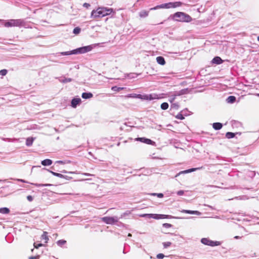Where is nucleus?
Here are the masks:
<instances>
[{
    "label": "nucleus",
    "instance_id": "79ce46f5",
    "mask_svg": "<svg viewBox=\"0 0 259 259\" xmlns=\"http://www.w3.org/2000/svg\"><path fill=\"white\" fill-rule=\"evenodd\" d=\"M176 95H174V96H172V97L170 99H169V102H170V103H172V102H174V100H175V99H176Z\"/></svg>",
    "mask_w": 259,
    "mask_h": 259
},
{
    "label": "nucleus",
    "instance_id": "1a4fd4ad",
    "mask_svg": "<svg viewBox=\"0 0 259 259\" xmlns=\"http://www.w3.org/2000/svg\"><path fill=\"white\" fill-rule=\"evenodd\" d=\"M182 213L192 214H196L199 215L201 214V212L197 210H186L183 209L181 211Z\"/></svg>",
    "mask_w": 259,
    "mask_h": 259
},
{
    "label": "nucleus",
    "instance_id": "20e7f679",
    "mask_svg": "<svg viewBox=\"0 0 259 259\" xmlns=\"http://www.w3.org/2000/svg\"><path fill=\"white\" fill-rule=\"evenodd\" d=\"M23 22L21 19H11L6 22L4 25L6 27H19L22 25Z\"/></svg>",
    "mask_w": 259,
    "mask_h": 259
},
{
    "label": "nucleus",
    "instance_id": "37998d69",
    "mask_svg": "<svg viewBox=\"0 0 259 259\" xmlns=\"http://www.w3.org/2000/svg\"><path fill=\"white\" fill-rule=\"evenodd\" d=\"M39 257V255L34 256H30L29 257V259H38Z\"/></svg>",
    "mask_w": 259,
    "mask_h": 259
},
{
    "label": "nucleus",
    "instance_id": "c9c22d12",
    "mask_svg": "<svg viewBox=\"0 0 259 259\" xmlns=\"http://www.w3.org/2000/svg\"><path fill=\"white\" fill-rule=\"evenodd\" d=\"M153 195H157L159 198H162L163 197V194L162 193H153Z\"/></svg>",
    "mask_w": 259,
    "mask_h": 259
},
{
    "label": "nucleus",
    "instance_id": "3c124183",
    "mask_svg": "<svg viewBox=\"0 0 259 259\" xmlns=\"http://www.w3.org/2000/svg\"><path fill=\"white\" fill-rule=\"evenodd\" d=\"M257 96H258V97H259V94H257Z\"/></svg>",
    "mask_w": 259,
    "mask_h": 259
},
{
    "label": "nucleus",
    "instance_id": "dca6fc26",
    "mask_svg": "<svg viewBox=\"0 0 259 259\" xmlns=\"http://www.w3.org/2000/svg\"><path fill=\"white\" fill-rule=\"evenodd\" d=\"M52 163V161L49 159H46L41 161L42 165L44 166H49L51 165Z\"/></svg>",
    "mask_w": 259,
    "mask_h": 259
},
{
    "label": "nucleus",
    "instance_id": "4468645a",
    "mask_svg": "<svg viewBox=\"0 0 259 259\" xmlns=\"http://www.w3.org/2000/svg\"><path fill=\"white\" fill-rule=\"evenodd\" d=\"M213 63L220 64L223 63L222 59L219 57H215L212 60Z\"/></svg>",
    "mask_w": 259,
    "mask_h": 259
},
{
    "label": "nucleus",
    "instance_id": "cd10ccee",
    "mask_svg": "<svg viewBox=\"0 0 259 259\" xmlns=\"http://www.w3.org/2000/svg\"><path fill=\"white\" fill-rule=\"evenodd\" d=\"M50 171V172H51L55 176H56V177H59V178H61L64 177L63 175L61 174L57 173V172H54V171Z\"/></svg>",
    "mask_w": 259,
    "mask_h": 259
},
{
    "label": "nucleus",
    "instance_id": "58836bf2",
    "mask_svg": "<svg viewBox=\"0 0 259 259\" xmlns=\"http://www.w3.org/2000/svg\"><path fill=\"white\" fill-rule=\"evenodd\" d=\"M27 199L29 201L31 202L33 200V197L31 195H28L27 196Z\"/></svg>",
    "mask_w": 259,
    "mask_h": 259
},
{
    "label": "nucleus",
    "instance_id": "423d86ee",
    "mask_svg": "<svg viewBox=\"0 0 259 259\" xmlns=\"http://www.w3.org/2000/svg\"><path fill=\"white\" fill-rule=\"evenodd\" d=\"M201 242L203 244L209 245L210 246H218L220 245L221 244L219 241H213L206 238H203L201 239Z\"/></svg>",
    "mask_w": 259,
    "mask_h": 259
},
{
    "label": "nucleus",
    "instance_id": "0eeeda50",
    "mask_svg": "<svg viewBox=\"0 0 259 259\" xmlns=\"http://www.w3.org/2000/svg\"><path fill=\"white\" fill-rule=\"evenodd\" d=\"M128 97H133V98H138L144 100H151L154 99V98L152 97V95H142L141 94H134V95H130L127 96Z\"/></svg>",
    "mask_w": 259,
    "mask_h": 259
},
{
    "label": "nucleus",
    "instance_id": "9d476101",
    "mask_svg": "<svg viewBox=\"0 0 259 259\" xmlns=\"http://www.w3.org/2000/svg\"><path fill=\"white\" fill-rule=\"evenodd\" d=\"M141 216L143 217L148 216L149 218H152L155 219H159L162 218V216H163V215H158L156 214H144Z\"/></svg>",
    "mask_w": 259,
    "mask_h": 259
},
{
    "label": "nucleus",
    "instance_id": "6e6552de",
    "mask_svg": "<svg viewBox=\"0 0 259 259\" xmlns=\"http://www.w3.org/2000/svg\"><path fill=\"white\" fill-rule=\"evenodd\" d=\"M102 220L106 224H111L117 222V220L113 217H103Z\"/></svg>",
    "mask_w": 259,
    "mask_h": 259
},
{
    "label": "nucleus",
    "instance_id": "7c9ffc66",
    "mask_svg": "<svg viewBox=\"0 0 259 259\" xmlns=\"http://www.w3.org/2000/svg\"><path fill=\"white\" fill-rule=\"evenodd\" d=\"M8 72L7 70L6 69H2L0 70V75L5 76L7 74Z\"/></svg>",
    "mask_w": 259,
    "mask_h": 259
},
{
    "label": "nucleus",
    "instance_id": "4c0bfd02",
    "mask_svg": "<svg viewBox=\"0 0 259 259\" xmlns=\"http://www.w3.org/2000/svg\"><path fill=\"white\" fill-rule=\"evenodd\" d=\"M163 227H164L165 228H170L172 226V225L171 224H168V223L163 224Z\"/></svg>",
    "mask_w": 259,
    "mask_h": 259
},
{
    "label": "nucleus",
    "instance_id": "aec40b11",
    "mask_svg": "<svg viewBox=\"0 0 259 259\" xmlns=\"http://www.w3.org/2000/svg\"><path fill=\"white\" fill-rule=\"evenodd\" d=\"M47 234L48 233L47 232H44L43 234L41 236V239L45 240V243H47L49 240V237Z\"/></svg>",
    "mask_w": 259,
    "mask_h": 259
},
{
    "label": "nucleus",
    "instance_id": "72a5a7b5",
    "mask_svg": "<svg viewBox=\"0 0 259 259\" xmlns=\"http://www.w3.org/2000/svg\"><path fill=\"white\" fill-rule=\"evenodd\" d=\"M171 243L170 242H166L163 243V245L164 248H167L170 246Z\"/></svg>",
    "mask_w": 259,
    "mask_h": 259
},
{
    "label": "nucleus",
    "instance_id": "de8ad7c7",
    "mask_svg": "<svg viewBox=\"0 0 259 259\" xmlns=\"http://www.w3.org/2000/svg\"><path fill=\"white\" fill-rule=\"evenodd\" d=\"M57 162L60 163H63V162L62 161H58Z\"/></svg>",
    "mask_w": 259,
    "mask_h": 259
},
{
    "label": "nucleus",
    "instance_id": "4be33fe9",
    "mask_svg": "<svg viewBox=\"0 0 259 259\" xmlns=\"http://www.w3.org/2000/svg\"><path fill=\"white\" fill-rule=\"evenodd\" d=\"M148 15H149V12L145 11V10H143V11H141L139 13V16L141 17H146L148 16Z\"/></svg>",
    "mask_w": 259,
    "mask_h": 259
},
{
    "label": "nucleus",
    "instance_id": "a18cd8bd",
    "mask_svg": "<svg viewBox=\"0 0 259 259\" xmlns=\"http://www.w3.org/2000/svg\"><path fill=\"white\" fill-rule=\"evenodd\" d=\"M58 193L60 194H67V193H66L65 191H60L58 192Z\"/></svg>",
    "mask_w": 259,
    "mask_h": 259
},
{
    "label": "nucleus",
    "instance_id": "2f4dec72",
    "mask_svg": "<svg viewBox=\"0 0 259 259\" xmlns=\"http://www.w3.org/2000/svg\"><path fill=\"white\" fill-rule=\"evenodd\" d=\"M162 7H163L162 4H161L160 5H158L155 7L152 8L150 10H156L158 9H163Z\"/></svg>",
    "mask_w": 259,
    "mask_h": 259
},
{
    "label": "nucleus",
    "instance_id": "5701e85b",
    "mask_svg": "<svg viewBox=\"0 0 259 259\" xmlns=\"http://www.w3.org/2000/svg\"><path fill=\"white\" fill-rule=\"evenodd\" d=\"M236 101V97L233 96H229L227 99V101L228 103H233Z\"/></svg>",
    "mask_w": 259,
    "mask_h": 259
},
{
    "label": "nucleus",
    "instance_id": "c03bdc74",
    "mask_svg": "<svg viewBox=\"0 0 259 259\" xmlns=\"http://www.w3.org/2000/svg\"><path fill=\"white\" fill-rule=\"evenodd\" d=\"M177 194H178V195H183V194H184V191H182V190L179 191L177 192Z\"/></svg>",
    "mask_w": 259,
    "mask_h": 259
},
{
    "label": "nucleus",
    "instance_id": "7ed1b4c3",
    "mask_svg": "<svg viewBox=\"0 0 259 259\" xmlns=\"http://www.w3.org/2000/svg\"><path fill=\"white\" fill-rule=\"evenodd\" d=\"M90 50L91 48L88 46L80 48L71 51L61 52V54L62 55H70L71 54H75L77 53H84L90 51Z\"/></svg>",
    "mask_w": 259,
    "mask_h": 259
},
{
    "label": "nucleus",
    "instance_id": "393cba45",
    "mask_svg": "<svg viewBox=\"0 0 259 259\" xmlns=\"http://www.w3.org/2000/svg\"><path fill=\"white\" fill-rule=\"evenodd\" d=\"M161 108L162 109V110H166L168 109V107H169V105H168V104L166 102H164V103H162L161 104Z\"/></svg>",
    "mask_w": 259,
    "mask_h": 259
},
{
    "label": "nucleus",
    "instance_id": "09e8293b",
    "mask_svg": "<svg viewBox=\"0 0 259 259\" xmlns=\"http://www.w3.org/2000/svg\"><path fill=\"white\" fill-rule=\"evenodd\" d=\"M128 236L131 237L132 236V234L131 233H128Z\"/></svg>",
    "mask_w": 259,
    "mask_h": 259
},
{
    "label": "nucleus",
    "instance_id": "a878e982",
    "mask_svg": "<svg viewBox=\"0 0 259 259\" xmlns=\"http://www.w3.org/2000/svg\"><path fill=\"white\" fill-rule=\"evenodd\" d=\"M226 137L228 139L233 138L235 137V134L231 132H227L226 134Z\"/></svg>",
    "mask_w": 259,
    "mask_h": 259
},
{
    "label": "nucleus",
    "instance_id": "473e14b6",
    "mask_svg": "<svg viewBox=\"0 0 259 259\" xmlns=\"http://www.w3.org/2000/svg\"><path fill=\"white\" fill-rule=\"evenodd\" d=\"M176 118L179 119L183 120L184 119V116L181 113H179L176 116Z\"/></svg>",
    "mask_w": 259,
    "mask_h": 259
},
{
    "label": "nucleus",
    "instance_id": "8fccbe9b",
    "mask_svg": "<svg viewBox=\"0 0 259 259\" xmlns=\"http://www.w3.org/2000/svg\"><path fill=\"white\" fill-rule=\"evenodd\" d=\"M257 40L259 41V36L257 37Z\"/></svg>",
    "mask_w": 259,
    "mask_h": 259
},
{
    "label": "nucleus",
    "instance_id": "f03ea898",
    "mask_svg": "<svg viewBox=\"0 0 259 259\" xmlns=\"http://www.w3.org/2000/svg\"><path fill=\"white\" fill-rule=\"evenodd\" d=\"M174 19L179 22H190L192 21V17L188 14L184 12H178L173 15Z\"/></svg>",
    "mask_w": 259,
    "mask_h": 259
},
{
    "label": "nucleus",
    "instance_id": "6ab92c4d",
    "mask_svg": "<svg viewBox=\"0 0 259 259\" xmlns=\"http://www.w3.org/2000/svg\"><path fill=\"white\" fill-rule=\"evenodd\" d=\"M34 139L32 137L28 138L26 141V145L27 146H30L32 145Z\"/></svg>",
    "mask_w": 259,
    "mask_h": 259
},
{
    "label": "nucleus",
    "instance_id": "f704fd0d",
    "mask_svg": "<svg viewBox=\"0 0 259 259\" xmlns=\"http://www.w3.org/2000/svg\"><path fill=\"white\" fill-rule=\"evenodd\" d=\"M164 257V255L162 253H159L157 255V258L158 259H162Z\"/></svg>",
    "mask_w": 259,
    "mask_h": 259
},
{
    "label": "nucleus",
    "instance_id": "39448f33",
    "mask_svg": "<svg viewBox=\"0 0 259 259\" xmlns=\"http://www.w3.org/2000/svg\"><path fill=\"white\" fill-rule=\"evenodd\" d=\"M183 5L181 2H169L162 4L163 9H171L180 7Z\"/></svg>",
    "mask_w": 259,
    "mask_h": 259
},
{
    "label": "nucleus",
    "instance_id": "412c9836",
    "mask_svg": "<svg viewBox=\"0 0 259 259\" xmlns=\"http://www.w3.org/2000/svg\"><path fill=\"white\" fill-rule=\"evenodd\" d=\"M124 89L125 88L123 87H117L116 86H114L111 88V90L115 92H119Z\"/></svg>",
    "mask_w": 259,
    "mask_h": 259
},
{
    "label": "nucleus",
    "instance_id": "ddd939ff",
    "mask_svg": "<svg viewBox=\"0 0 259 259\" xmlns=\"http://www.w3.org/2000/svg\"><path fill=\"white\" fill-rule=\"evenodd\" d=\"M157 62L161 65H164L165 64V61L163 57L158 56L156 58Z\"/></svg>",
    "mask_w": 259,
    "mask_h": 259
},
{
    "label": "nucleus",
    "instance_id": "c85d7f7f",
    "mask_svg": "<svg viewBox=\"0 0 259 259\" xmlns=\"http://www.w3.org/2000/svg\"><path fill=\"white\" fill-rule=\"evenodd\" d=\"M66 243V241L64 240H60L57 241V243L58 245L62 246Z\"/></svg>",
    "mask_w": 259,
    "mask_h": 259
},
{
    "label": "nucleus",
    "instance_id": "f3484780",
    "mask_svg": "<svg viewBox=\"0 0 259 259\" xmlns=\"http://www.w3.org/2000/svg\"><path fill=\"white\" fill-rule=\"evenodd\" d=\"M222 124L220 122L214 123L212 125L213 128L215 130H219L222 127Z\"/></svg>",
    "mask_w": 259,
    "mask_h": 259
},
{
    "label": "nucleus",
    "instance_id": "2eb2a0df",
    "mask_svg": "<svg viewBox=\"0 0 259 259\" xmlns=\"http://www.w3.org/2000/svg\"><path fill=\"white\" fill-rule=\"evenodd\" d=\"M93 96V94L91 93H83L81 95L82 98L85 99L91 98Z\"/></svg>",
    "mask_w": 259,
    "mask_h": 259
},
{
    "label": "nucleus",
    "instance_id": "f8f14e48",
    "mask_svg": "<svg viewBox=\"0 0 259 259\" xmlns=\"http://www.w3.org/2000/svg\"><path fill=\"white\" fill-rule=\"evenodd\" d=\"M137 141L145 143L147 144H152V141L149 139H146L145 138H138L136 139Z\"/></svg>",
    "mask_w": 259,
    "mask_h": 259
},
{
    "label": "nucleus",
    "instance_id": "a211bd4d",
    "mask_svg": "<svg viewBox=\"0 0 259 259\" xmlns=\"http://www.w3.org/2000/svg\"><path fill=\"white\" fill-rule=\"evenodd\" d=\"M197 169V168H191V169H187L186 170L181 171L176 176V177H178V176H179L180 175L182 174H186V173H189V172L194 171Z\"/></svg>",
    "mask_w": 259,
    "mask_h": 259
},
{
    "label": "nucleus",
    "instance_id": "9b49d317",
    "mask_svg": "<svg viewBox=\"0 0 259 259\" xmlns=\"http://www.w3.org/2000/svg\"><path fill=\"white\" fill-rule=\"evenodd\" d=\"M81 102L80 98H74L71 101V106L73 108H76L77 105L79 104Z\"/></svg>",
    "mask_w": 259,
    "mask_h": 259
},
{
    "label": "nucleus",
    "instance_id": "bb28decb",
    "mask_svg": "<svg viewBox=\"0 0 259 259\" xmlns=\"http://www.w3.org/2000/svg\"><path fill=\"white\" fill-rule=\"evenodd\" d=\"M32 185L35 186L36 187H44V186H52L51 184H32Z\"/></svg>",
    "mask_w": 259,
    "mask_h": 259
},
{
    "label": "nucleus",
    "instance_id": "e433bc0d",
    "mask_svg": "<svg viewBox=\"0 0 259 259\" xmlns=\"http://www.w3.org/2000/svg\"><path fill=\"white\" fill-rule=\"evenodd\" d=\"M42 245H43L42 244H41V243H39V244H36V243H34V246L36 248H38L39 247H41Z\"/></svg>",
    "mask_w": 259,
    "mask_h": 259
},
{
    "label": "nucleus",
    "instance_id": "f257e3e1",
    "mask_svg": "<svg viewBox=\"0 0 259 259\" xmlns=\"http://www.w3.org/2000/svg\"><path fill=\"white\" fill-rule=\"evenodd\" d=\"M113 12L112 8L101 7L96 10H93L91 12V16L94 19H98L109 15Z\"/></svg>",
    "mask_w": 259,
    "mask_h": 259
},
{
    "label": "nucleus",
    "instance_id": "c756f323",
    "mask_svg": "<svg viewBox=\"0 0 259 259\" xmlns=\"http://www.w3.org/2000/svg\"><path fill=\"white\" fill-rule=\"evenodd\" d=\"M80 28L79 27H75L74 29H73V33L75 34H78L80 33Z\"/></svg>",
    "mask_w": 259,
    "mask_h": 259
},
{
    "label": "nucleus",
    "instance_id": "ea45409f",
    "mask_svg": "<svg viewBox=\"0 0 259 259\" xmlns=\"http://www.w3.org/2000/svg\"><path fill=\"white\" fill-rule=\"evenodd\" d=\"M83 6L84 8H87V9H88V8L91 6V5H90V4H89V3H84V4H83Z\"/></svg>",
    "mask_w": 259,
    "mask_h": 259
},
{
    "label": "nucleus",
    "instance_id": "49530a36",
    "mask_svg": "<svg viewBox=\"0 0 259 259\" xmlns=\"http://www.w3.org/2000/svg\"><path fill=\"white\" fill-rule=\"evenodd\" d=\"M241 237H239V236H236L234 237V238L236 239H239Z\"/></svg>",
    "mask_w": 259,
    "mask_h": 259
},
{
    "label": "nucleus",
    "instance_id": "a19ab883",
    "mask_svg": "<svg viewBox=\"0 0 259 259\" xmlns=\"http://www.w3.org/2000/svg\"><path fill=\"white\" fill-rule=\"evenodd\" d=\"M72 79L71 78H65L64 80H63V82H70L71 81Z\"/></svg>",
    "mask_w": 259,
    "mask_h": 259
},
{
    "label": "nucleus",
    "instance_id": "b1692460",
    "mask_svg": "<svg viewBox=\"0 0 259 259\" xmlns=\"http://www.w3.org/2000/svg\"><path fill=\"white\" fill-rule=\"evenodd\" d=\"M10 210L7 207H4L0 208V212L4 214H7L9 213Z\"/></svg>",
    "mask_w": 259,
    "mask_h": 259
}]
</instances>
